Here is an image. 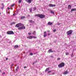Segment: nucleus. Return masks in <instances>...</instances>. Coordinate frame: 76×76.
Wrapping results in <instances>:
<instances>
[{"label":"nucleus","mask_w":76,"mask_h":76,"mask_svg":"<svg viewBox=\"0 0 76 76\" xmlns=\"http://www.w3.org/2000/svg\"><path fill=\"white\" fill-rule=\"evenodd\" d=\"M12 66H11V68L12 69Z\"/></svg>","instance_id":"nucleus-46"},{"label":"nucleus","mask_w":76,"mask_h":76,"mask_svg":"<svg viewBox=\"0 0 76 76\" xmlns=\"http://www.w3.org/2000/svg\"><path fill=\"white\" fill-rule=\"evenodd\" d=\"M48 52H49L50 53H53L54 51L52 50V49H50L48 51Z\"/></svg>","instance_id":"nucleus-11"},{"label":"nucleus","mask_w":76,"mask_h":76,"mask_svg":"<svg viewBox=\"0 0 76 76\" xmlns=\"http://www.w3.org/2000/svg\"><path fill=\"white\" fill-rule=\"evenodd\" d=\"M30 56H32V55H33V54L32 53H30Z\"/></svg>","instance_id":"nucleus-31"},{"label":"nucleus","mask_w":76,"mask_h":76,"mask_svg":"<svg viewBox=\"0 0 76 76\" xmlns=\"http://www.w3.org/2000/svg\"><path fill=\"white\" fill-rule=\"evenodd\" d=\"M33 0H26V1L28 3H32V1Z\"/></svg>","instance_id":"nucleus-7"},{"label":"nucleus","mask_w":76,"mask_h":76,"mask_svg":"<svg viewBox=\"0 0 76 76\" xmlns=\"http://www.w3.org/2000/svg\"><path fill=\"white\" fill-rule=\"evenodd\" d=\"M28 16H30V15H28Z\"/></svg>","instance_id":"nucleus-48"},{"label":"nucleus","mask_w":76,"mask_h":76,"mask_svg":"<svg viewBox=\"0 0 76 76\" xmlns=\"http://www.w3.org/2000/svg\"><path fill=\"white\" fill-rule=\"evenodd\" d=\"M24 69H25V68H26V66H24Z\"/></svg>","instance_id":"nucleus-36"},{"label":"nucleus","mask_w":76,"mask_h":76,"mask_svg":"<svg viewBox=\"0 0 76 76\" xmlns=\"http://www.w3.org/2000/svg\"><path fill=\"white\" fill-rule=\"evenodd\" d=\"M19 46L18 45H15L14 46V48H18Z\"/></svg>","instance_id":"nucleus-18"},{"label":"nucleus","mask_w":76,"mask_h":76,"mask_svg":"<svg viewBox=\"0 0 76 76\" xmlns=\"http://www.w3.org/2000/svg\"><path fill=\"white\" fill-rule=\"evenodd\" d=\"M50 35V34L49 33L48 34V35Z\"/></svg>","instance_id":"nucleus-39"},{"label":"nucleus","mask_w":76,"mask_h":76,"mask_svg":"<svg viewBox=\"0 0 76 76\" xmlns=\"http://www.w3.org/2000/svg\"><path fill=\"white\" fill-rule=\"evenodd\" d=\"M66 56H67V55H69V53L68 52H66L65 53Z\"/></svg>","instance_id":"nucleus-22"},{"label":"nucleus","mask_w":76,"mask_h":76,"mask_svg":"<svg viewBox=\"0 0 76 76\" xmlns=\"http://www.w3.org/2000/svg\"><path fill=\"white\" fill-rule=\"evenodd\" d=\"M56 29H54L53 30V32H56Z\"/></svg>","instance_id":"nucleus-33"},{"label":"nucleus","mask_w":76,"mask_h":76,"mask_svg":"<svg viewBox=\"0 0 76 76\" xmlns=\"http://www.w3.org/2000/svg\"><path fill=\"white\" fill-rule=\"evenodd\" d=\"M0 38H1V35H0Z\"/></svg>","instance_id":"nucleus-45"},{"label":"nucleus","mask_w":76,"mask_h":76,"mask_svg":"<svg viewBox=\"0 0 76 76\" xmlns=\"http://www.w3.org/2000/svg\"><path fill=\"white\" fill-rule=\"evenodd\" d=\"M60 60V58H58L57 59V60L58 61Z\"/></svg>","instance_id":"nucleus-30"},{"label":"nucleus","mask_w":76,"mask_h":76,"mask_svg":"<svg viewBox=\"0 0 76 76\" xmlns=\"http://www.w3.org/2000/svg\"><path fill=\"white\" fill-rule=\"evenodd\" d=\"M51 71H50L48 72V73H51Z\"/></svg>","instance_id":"nucleus-32"},{"label":"nucleus","mask_w":76,"mask_h":76,"mask_svg":"<svg viewBox=\"0 0 76 76\" xmlns=\"http://www.w3.org/2000/svg\"><path fill=\"white\" fill-rule=\"evenodd\" d=\"M35 33H36V31H34V32L33 33V35H36V34H35Z\"/></svg>","instance_id":"nucleus-20"},{"label":"nucleus","mask_w":76,"mask_h":76,"mask_svg":"<svg viewBox=\"0 0 76 76\" xmlns=\"http://www.w3.org/2000/svg\"><path fill=\"white\" fill-rule=\"evenodd\" d=\"M1 72V70H0V72Z\"/></svg>","instance_id":"nucleus-44"},{"label":"nucleus","mask_w":76,"mask_h":76,"mask_svg":"<svg viewBox=\"0 0 76 76\" xmlns=\"http://www.w3.org/2000/svg\"><path fill=\"white\" fill-rule=\"evenodd\" d=\"M72 32H73V30H70L67 31L66 33V34L68 35H71Z\"/></svg>","instance_id":"nucleus-4"},{"label":"nucleus","mask_w":76,"mask_h":76,"mask_svg":"<svg viewBox=\"0 0 76 76\" xmlns=\"http://www.w3.org/2000/svg\"><path fill=\"white\" fill-rule=\"evenodd\" d=\"M49 70H50V68H47L45 71V72H48V71Z\"/></svg>","instance_id":"nucleus-14"},{"label":"nucleus","mask_w":76,"mask_h":76,"mask_svg":"<svg viewBox=\"0 0 76 76\" xmlns=\"http://www.w3.org/2000/svg\"><path fill=\"white\" fill-rule=\"evenodd\" d=\"M3 74H4V75H5V72H3Z\"/></svg>","instance_id":"nucleus-38"},{"label":"nucleus","mask_w":76,"mask_h":76,"mask_svg":"<svg viewBox=\"0 0 76 76\" xmlns=\"http://www.w3.org/2000/svg\"><path fill=\"white\" fill-rule=\"evenodd\" d=\"M48 25H50L51 26L53 25V23L50 22H49L48 23Z\"/></svg>","instance_id":"nucleus-10"},{"label":"nucleus","mask_w":76,"mask_h":76,"mask_svg":"<svg viewBox=\"0 0 76 76\" xmlns=\"http://www.w3.org/2000/svg\"><path fill=\"white\" fill-rule=\"evenodd\" d=\"M33 9H34V10H36L37 9V8H36V7H34V8Z\"/></svg>","instance_id":"nucleus-27"},{"label":"nucleus","mask_w":76,"mask_h":76,"mask_svg":"<svg viewBox=\"0 0 76 76\" xmlns=\"http://www.w3.org/2000/svg\"><path fill=\"white\" fill-rule=\"evenodd\" d=\"M1 9H3V8H1Z\"/></svg>","instance_id":"nucleus-47"},{"label":"nucleus","mask_w":76,"mask_h":76,"mask_svg":"<svg viewBox=\"0 0 76 76\" xmlns=\"http://www.w3.org/2000/svg\"><path fill=\"white\" fill-rule=\"evenodd\" d=\"M68 74V71H65L63 73L64 75H67Z\"/></svg>","instance_id":"nucleus-12"},{"label":"nucleus","mask_w":76,"mask_h":76,"mask_svg":"<svg viewBox=\"0 0 76 76\" xmlns=\"http://www.w3.org/2000/svg\"><path fill=\"white\" fill-rule=\"evenodd\" d=\"M27 38H28V39H32L33 38V36H28L27 37Z\"/></svg>","instance_id":"nucleus-9"},{"label":"nucleus","mask_w":76,"mask_h":76,"mask_svg":"<svg viewBox=\"0 0 76 76\" xmlns=\"http://www.w3.org/2000/svg\"><path fill=\"white\" fill-rule=\"evenodd\" d=\"M13 16H15V14H13Z\"/></svg>","instance_id":"nucleus-37"},{"label":"nucleus","mask_w":76,"mask_h":76,"mask_svg":"<svg viewBox=\"0 0 76 76\" xmlns=\"http://www.w3.org/2000/svg\"><path fill=\"white\" fill-rule=\"evenodd\" d=\"M28 35H31V33H28Z\"/></svg>","instance_id":"nucleus-35"},{"label":"nucleus","mask_w":76,"mask_h":76,"mask_svg":"<svg viewBox=\"0 0 76 76\" xmlns=\"http://www.w3.org/2000/svg\"><path fill=\"white\" fill-rule=\"evenodd\" d=\"M56 5L53 4H50L49 5V7H55Z\"/></svg>","instance_id":"nucleus-6"},{"label":"nucleus","mask_w":76,"mask_h":76,"mask_svg":"<svg viewBox=\"0 0 76 76\" xmlns=\"http://www.w3.org/2000/svg\"><path fill=\"white\" fill-rule=\"evenodd\" d=\"M71 56L72 57H73V53H72L71 54Z\"/></svg>","instance_id":"nucleus-25"},{"label":"nucleus","mask_w":76,"mask_h":76,"mask_svg":"<svg viewBox=\"0 0 76 76\" xmlns=\"http://www.w3.org/2000/svg\"><path fill=\"white\" fill-rule=\"evenodd\" d=\"M29 10L31 12H32V8H30L29 9Z\"/></svg>","instance_id":"nucleus-28"},{"label":"nucleus","mask_w":76,"mask_h":76,"mask_svg":"<svg viewBox=\"0 0 76 76\" xmlns=\"http://www.w3.org/2000/svg\"><path fill=\"white\" fill-rule=\"evenodd\" d=\"M51 57H52V58H53V56H51Z\"/></svg>","instance_id":"nucleus-40"},{"label":"nucleus","mask_w":76,"mask_h":76,"mask_svg":"<svg viewBox=\"0 0 76 76\" xmlns=\"http://www.w3.org/2000/svg\"><path fill=\"white\" fill-rule=\"evenodd\" d=\"M71 12H73V11H76V8L72 9L71 10Z\"/></svg>","instance_id":"nucleus-15"},{"label":"nucleus","mask_w":76,"mask_h":76,"mask_svg":"<svg viewBox=\"0 0 76 76\" xmlns=\"http://www.w3.org/2000/svg\"><path fill=\"white\" fill-rule=\"evenodd\" d=\"M8 9H10V8H8Z\"/></svg>","instance_id":"nucleus-42"},{"label":"nucleus","mask_w":76,"mask_h":76,"mask_svg":"<svg viewBox=\"0 0 76 76\" xmlns=\"http://www.w3.org/2000/svg\"><path fill=\"white\" fill-rule=\"evenodd\" d=\"M15 28H18V30H22V29H25L26 27L24 26V25L21 23H18L15 26Z\"/></svg>","instance_id":"nucleus-1"},{"label":"nucleus","mask_w":76,"mask_h":76,"mask_svg":"<svg viewBox=\"0 0 76 76\" xmlns=\"http://www.w3.org/2000/svg\"><path fill=\"white\" fill-rule=\"evenodd\" d=\"M18 69H19V66H18L16 69L15 70H16V71H17V70H18Z\"/></svg>","instance_id":"nucleus-23"},{"label":"nucleus","mask_w":76,"mask_h":76,"mask_svg":"<svg viewBox=\"0 0 76 76\" xmlns=\"http://www.w3.org/2000/svg\"><path fill=\"white\" fill-rule=\"evenodd\" d=\"M47 32L45 31L44 32V37H47V34H46Z\"/></svg>","instance_id":"nucleus-8"},{"label":"nucleus","mask_w":76,"mask_h":76,"mask_svg":"<svg viewBox=\"0 0 76 76\" xmlns=\"http://www.w3.org/2000/svg\"><path fill=\"white\" fill-rule=\"evenodd\" d=\"M33 38H35V39H36L37 38V37H35V36H33Z\"/></svg>","instance_id":"nucleus-29"},{"label":"nucleus","mask_w":76,"mask_h":76,"mask_svg":"<svg viewBox=\"0 0 76 76\" xmlns=\"http://www.w3.org/2000/svg\"><path fill=\"white\" fill-rule=\"evenodd\" d=\"M13 65H14V64H12L11 65V66H13Z\"/></svg>","instance_id":"nucleus-34"},{"label":"nucleus","mask_w":76,"mask_h":76,"mask_svg":"<svg viewBox=\"0 0 76 76\" xmlns=\"http://www.w3.org/2000/svg\"><path fill=\"white\" fill-rule=\"evenodd\" d=\"M15 23V22H13L12 23L10 24V25H13L14 24H15V23Z\"/></svg>","instance_id":"nucleus-19"},{"label":"nucleus","mask_w":76,"mask_h":76,"mask_svg":"<svg viewBox=\"0 0 76 76\" xmlns=\"http://www.w3.org/2000/svg\"><path fill=\"white\" fill-rule=\"evenodd\" d=\"M29 22H30V23H35V22L33 21H32V20H29Z\"/></svg>","instance_id":"nucleus-16"},{"label":"nucleus","mask_w":76,"mask_h":76,"mask_svg":"<svg viewBox=\"0 0 76 76\" xmlns=\"http://www.w3.org/2000/svg\"><path fill=\"white\" fill-rule=\"evenodd\" d=\"M54 72H53V73H52V74H53V75H54Z\"/></svg>","instance_id":"nucleus-43"},{"label":"nucleus","mask_w":76,"mask_h":76,"mask_svg":"<svg viewBox=\"0 0 76 76\" xmlns=\"http://www.w3.org/2000/svg\"><path fill=\"white\" fill-rule=\"evenodd\" d=\"M25 16H23L21 18V19H25Z\"/></svg>","instance_id":"nucleus-21"},{"label":"nucleus","mask_w":76,"mask_h":76,"mask_svg":"<svg viewBox=\"0 0 76 76\" xmlns=\"http://www.w3.org/2000/svg\"><path fill=\"white\" fill-rule=\"evenodd\" d=\"M21 2H22V0H19L18 1L19 3H21Z\"/></svg>","instance_id":"nucleus-24"},{"label":"nucleus","mask_w":76,"mask_h":76,"mask_svg":"<svg viewBox=\"0 0 76 76\" xmlns=\"http://www.w3.org/2000/svg\"><path fill=\"white\" fill-rule=\"evenodd\" d=\"M6 60H8V58H6Z\"/></svg>","instance_id":"nucleus-41"},{"label":"nucleus","mask_w":76,"mask_h":76,"mask_svg":"<svg viewBox=\"0 0 76 76\" xmlns=\"http://www.w3.org/2000/svg\"><path fill=\"white\" fill-rule=\"evenodd\" d=\"M50 12L51 13H52V14H54V11L52 10H50Z\"/></svg>","instance_id":"nucleus-17"},{"label":"nucleus","mask_w":76,"mask_h":76,"mask_svg":"<svg viewBox=\"0 0 76 76\" xmlns=\"http://www.w3.org/2000/svg\"><path fill=\"white\" fill-rule=\"evenodd\" d=\"M15 4H12L11 5V7H13V6H15Z\"/></svg>","instance_id":"nucleus-26"},{"label":"nucleus","mask_w":76,"mask_h":76,"mask_svg":"<svg viewBox=\"0 0 76 76\" xmlns=\"http://www.w3.org/2000/svg\"><path fill=\"white\" fill-rule=\"evenodd\" d=\"M35 16H37L38 17H39L40 18H41V19H42L44 18L45 17V15L42 14H37L35 15Z\"/></svg>","instance_id":"nucleus-2"},{"label":"nucleus","mask_w":76,"mask_h":76,"mask_svg":"<svg viewBox=\"0 0 76 76\" xmlns=\"http://www.w3.org/2000/svg\"><path fill=\"white\" fill-rule=\"evenodd\" d=\"M71 8H72V6H71V5H68V9H71Z\"/></svg>","instance_id":"nucleus-13"},{"label":"nucleus","mask_w":76,"mask_h":76,"mask_svg":"<svg viewBox=\"0 0 76 76\" xmlns=\"http://www.w3.org/2000/svg\"><path fill=\"white\" fill-rule=\"evenodd\" d=\"M65 65V64L64 62H62L58 65V67L59 68H61V67H64Z\"/></svg>","instance_id":"nucleus-3"},{"label":"nucleus","mask_w":76,"mask_h":76,"mask_svg":"<svg viewBox=\"0 0 76 76\" xmlns=\"http://www.w3.org/2000/svg\"><path fill=\"white\" fill-rule=\"evenodd\" d=\"M7 34H8L9 35H11L12 34H14V32L13 31H8L7 32Z\"/></svg>","instance_id":"nucleus-5"}]
</instances>
